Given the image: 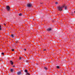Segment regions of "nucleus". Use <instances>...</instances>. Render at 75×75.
Masks as SVG:
<instances>
[{
	"mask_svg": "<svg viewBox=\"0 0 75 75\" xmlns=\"http://www.w3.org/2000/svg\"><path fill=\"white\" fill-rule=\"evenodd\" d=\"M64 5H62V6H59L57 7V9L59 11H62L63 8H64Z\"/></svg>",
	"mask_w": 75,
	"mask_h": 75,
	"instance_id": "nucleus-1",
	"label": "nucleus"
},
{
	"mask_svg": "<svg viewBox=\"0 0 75 75\" xmlns=\"http://www.w3.org/2000/svg\"><path fill=\"white\" fill-rule=\"evenodd\" d=\"M27 6L28 7H31L32 6V4H28Z\"/></svg>",
	"mask_w": 75,
	"mask_h": 75,
	"instance_id": "nucleus-2",
	"label": "nucleus"
},
{
	"mask_svg": "<svg viewBox=\"0 0 75 75\" xmlns=\"http://www.w3.org/2000/svg\"><path fill=\"white\" fill-rule=\"evenodd\" d=\"M64 5V7L65 10H67V6H66L65 4H63V6Z\"/></svg>",
	"mask_w": 75,
	"mask_h": 75,
	"instance_id": "nucleus-3",
	"label": "nucleus"
},
{
	"mask_svg": "<svg viewBox=\"0 0 75 75\" xmlns=\"http://www.w3.org/2000/svg\"><path fill=\"white\" fill-rule=\"evenodd\" d=\"M6 8L8 10H10V7H9V6H7L6 7Z\"/></svg>",
	"mask_w": 75,
	"mask_h": 75,
	"instance_id": "nucleus-4",
	"label": "nucleus"
},
{
	"mask_svg": "<svg viewBox=\"0 0 75 75\" xmlns=\"http://www.w3.org/2000/svg\"><path fill=\"white\" fill-rule=\"evenodd\" d=\"M10 62L11 63V65H13V62L12 61H10Z\"/></svg>",
	"mask_w": 75,
	"mask_h": 75,
	"instance_id": "nucleus-5",
	"label": "nucleus"
},
{
	"mask_svg": "<svg viewBox=\"0 0 75 75\" xmlns=\"http://www.w3.org/2000/svg\"><path fill=\"white\" fill-rule=\"evenodd\" d=\"M21 74V72H17L18 75H20V74Z\"/></svg>",
	"mask_w": 75,
	"mask_h": 75,
	"instance_id": "nucleus-6",
	"label": "nucleus"
},
{
	"mask_svg": "<svg viewBox=\"0 0 75 75\" xmlns=\"http://www.w3.org/2000/svg\"><path fill=\"white\" fill-rule=\"evenodd\" d=\"M47 31H51V28H49L47 29Z\"/></svg>",
	"mask_w": 75,
	"mask_h": 75,
	"instance_id": "nucleus-7",
	"label": "nucleus"
},
{
	"mask_svg": "<svg viewBox=\"0 0 75 75\" xmlns=\"http://www.w3.org/2000/svg\"><path fill=\"white\" fill-rule=\"evenodd\" d=\"M56 68H57V69H59V68H60V67H59V66H57V67H56Z\"/></svg>",
	"mask_w": 75,
	"mask_h": 75,
	"instance_id": "nucleus-8",
	"label": "nucleus"
},
{
	"mask_svg": "<svg viewBox=\"0 0 75 75\" xmlns=\"http://www.w3.org/2000/svg\"><path fill=\"white\" fill-rule=\"evenodd\" d=\"M26 75H30V73H27Z\"/></svg>",
	"mask_w": 75,
	"mask_h": 75,
	"instance_id": "nucleus-9",
	"label": "nucleus"
},
{
	"mask_svg": "<svg viewBox=\"0 0 75 75\" xmlns=\"http://www.w3.org/2000/svg\"><path fill=\"white\" fill-rule=\"evenodd\" d=\"M19 16H22V14L21 13H20L19 14Z\"/></svg>",
	"mask_w": 75,
	"mask_h": 75,
	"instance_id": "nucleus-10",
	"label": "nucleus"
},
{
	"mask_svg": "<svg viewBox=\"0 0 75 75\" xmlns=\"http://www.w3.org/2000/svg\"><path fill=\"white\" fill-rule=\"evenodd\" d=\"M11 37L12 38H13V37H14V35H11Z\"/></svg>",
	"mask_w": 75,
	"mask_h": 75,
	"instance_id": "nucleus-11",
	"label": "nucleus"
},
{
	"mask_svg": "<svg viewBox=\"0 0 75 75\" xmlns=\"http://www.w3.org/2000/svg\"><path fill=\"white\" fill-rule=\"evenodd\" d=\"M11 72H13V69H11L10 70Z\"/></svg>",
	"mask_w": 75,
	"mask_h": 75,
	"instance_id": "nucleus-12",
	"label": "nucleus"
},
{
	"mask_svg": "<svg viewBox=\"0 0 75 75\" xmlns=\"http://www.w3.org/2000/svg\"><path fill=\"white\" fill-rule=\"evenodd\" d=\"M25 72H28L27 70L26 69L25 70Z\"/></svg>",
	"mask_w": 75,
	"mask_h": 75,
	"instance_id": "nucleus-13",
	"label": "nucleus"
},
{
	"mask_svg": "<svg viewBox=\"0 0 75 75\" xmlns=\"http://www.w3.org/2000/svg\"><path fill=\"white\" fill-rule=\"evenodd\" d=\"M44 69H46V70H47V67H44Z\"/></svg>",
	"mask_w": 75,
	"mask_h": 75,
	"instance_id": "nucleus-14",
	"label": "nucleus"
},
{
	"mask_svg": "<svg viewBox=\"0 0 75 75\" xmlns=\"http://www.w3.org/2000/svg\"><path fill=\"white\" fill-rule=\"evenodd\" d=\"M1 30V25H0V30Z\"/></svg>",
	"mask_w": 75,
	"mask_h": 75,
	"instance_id": "nucleus-15",
	"label": "nucleus"
},
{
	"mask_svg": "<svg viewBox=\"0 0 75 75\" xmlns=\"http://www.w3.org/2000/svg\"><path fill=\"white\" fill-rule=\"evenodd\" d=\"M4 53L3 52L1 53L2 55H4Z\"/></svg>",
	"mask_w": 75,
	"mask_h": 75,
	"instance_id": "nucleus-16",
	"label": "nucleus"
},
{
	"mask_svg": "<svg viewBox=\"0 0 75 75\" xmlns=\"http://www.w3.org/2000/svg\"><path fill=\"white\" fill-rule=\"evenodd\" d=\"M19 59H21V57H19Z\"/></svg>",
	"mask_w": 75,
	"mask_h": 75,
	"instance_id": "nucleus-17",
	"label": "nucleus"
},
{
	"mask_svg": "<svg viewBox=\"0 0 75 75\" xmlns=\"http://www.w3.org/2000/svg\"><path fill=\"white\" fill-rule=\"evenodd\" d=\"M12 51H14V49H12Z\"/></svg>",
	"mask_w": 75,
	"mask_h": 75,
	"instance_id": "nucleus-18",
	"label": "nucleus"
},
{
	"mask_svg": "<svg viewBox=\"0 0 75 75\" xmlns=\"http://www.w3.org/2000/svg\"><path fill=\"white\" fill-rule=\"evenodd\" d=\"M55 4H58V2H56Z\"/></svg>",
	"mask_w": 75,
	"mask_h": 75,
	"instance_id": "nucleus-19",
	"label": "nucleus"
},
{
	"mask_svg": "<svg viewBox=\"0 0 75 75\" xmlns=\"http://www.w3.org/2000/svg\"><path fill=\"white\" fill-rule=\"evenodd\" d=\"M43 51H46V49H44V50H43Z\"/></svg>",
	"mask_w": 75,
	"mask_h": 75,
	"instance_id": "nucleus-20",
	"label": "nucleus"
},
{
	"mask_svg": "<svg viewBox=\"0 0 75 75\" xmlns=\"http://www.w3.org/2000/svg\"><path fill=\"white\" fill-rule=\"evenodd\" d=\"M24 50H25V51H26V49H24Z\"/></svg>",
	"mask_w": 75,
	"mask_h": 75,
	"instance_id": "nucleus-21",
	"label": "nucleus"
},
{
	"mask_svg": "<svg viewBox=\"0 0 75 75\" xmlns=\"http://www.w3.org/2000/svg\"><path fill=\"white\" fill-rule=\"evenodd\" d=\"M17 42H18L17 41L16 42V43H17Z\"/></svg>",
	"mask_w": 75,
	"mask_h": 75,
	"instance_id": "nucleus-22",
	"label": "nucleus"
},
{
	"mask_svg": "<svg viewBox=\"0 0 75 75\" xmlns=\"http://www.w3.org/2000/svg\"><path fill=\"white\" fill-rule=\"evenodd\" d=\"M15 67V66H13V67Z\"/></svg>",
	"mask_w": 75,
	"mask_h": 75,
	"instance_id": "nucleus-23",
	"label": "nucleus"
},
{
	"mask_svg": "<svg viewBox=\"0 0 75 75\" xmlns=\"http://www.w3.org/2000/svg\"><path fill=\"white\" fill-rule=\"evenodd\" d=\"M4 25H6V24H4Z\"/></svg>",
	"mask_w": 75,
	"mask_h": 75,
	"instance_id": "nucleus-24",
	"label": "nucleus"
},
{
	"mask_svg": "<svg viewBox=\"0 0 75 75\" xmlns=\"http://www.w3.org/2000/svg\"><path fill=\"white\" fill-rule=\"evenodd\" d=\"M74 13H75V11H74Z\"/></svg>",
	"mask_w": 75,
	"mask_h": 75,
	"instance_id": "nucleus-25",
	"label": "nucleus"
},
{
	"mask_svg": "<svg viewBox=\"0 0 75 75\" xmlns=\"http://www.w3.org/2000/svg\"><path fill=\"white\" fill-rule=\"evenodd\" d=\"M33 20H34V19H33Z\"/></svg>",
	"mask_w": 75,
	"mask_h": 75,
	"instance_id": "nucleus-26",
	"label": "nucleus"
}]
</instances>
